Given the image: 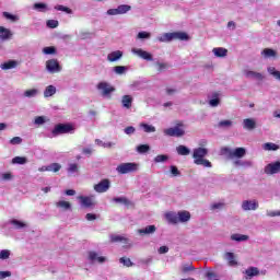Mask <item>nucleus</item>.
Listing matches in <instances>:
<instances>
[{
	"mask_svg": "<svg viewBox=\"0 0 280 280\" xmlns=\"http://www.w3.org/2000/svg\"><path fill=\"white\" fill-rule=\"evenodd\" d=\"M164 135L166 137H183L185 136V127H183V125H177L175 127L164 129Z\"/></svg>",
	"mask_w": 280,
	"mask_h": 280,
	"instance_id": "0eeeda50",
	"label": "nucleus"
},
{
	"mask_svg": "<svg viewBox=\"0 0 280 280\" xmlns=\"http://www.w3.org/2000/svg\"><path fill=\"white\" fill-rule=\"evenodd\" d=\"M231 240L233 242H246L248 241V235H244V234H232L231 235Z\"/></svg>",
	"mask_w": 280,
	"mask_h": 280,
	"instance_id": "7c9ffc66",
	"label": "nucleus"
},
{
	"mask_svg": "<svg viewBox=\"0 0 280 280\" xmlns=\"http://www.w3.org/2000/svg\"><path fill=\"white\" fill-rule=\"evenodd\" d=\"M55 10H58L59 12H66V14H73V11L69 9L68 7H65L62 4H57L55 7Z\"/></svg>",
	"mask_w": 280,
	"mask_h": 280,
	"instance_id": "a19ab883",
	"label": "nucleus"
},
{
	"mask_svg": "<svg viewBox=\"0 0 280 280\" xmlns=\"http://www.w3.org/2000/svg\"><path fill=\"white\" fill-rule=\"evenodd\" d=\"M280 173V162H272L265 166V174H279Z\"/></svg>",
	"mask_w": 280,
	"mask_h": 280,
	"instance_id": "4468645a",
	"label": "nucleus"
},
{
	"mask_svg": "<svg viewBox=\"0 0 280 280\" xmlns=\"http://www.w3.org/2000/svg\"><path fill=\"white\" fill-rule=\"evenodd\" d=\"M212 54H214L217 58H224L226 57V54H229V50L223 47H218L212 49Z\"/></svg>",
	"mask_w": 280,
	"mask_h": 280,
	"instance_id": "4be33fe9",
	"label": "nucleus"
},
{
	"mask_svg": "<svg viewBox=\"0 0 280 280\" xmlns=\"http://www.w3.org/2000/svg\"><path fill=\"white\" fill-rule=\"evenodd\" d=\"M114 71H115V73H117V75H124V73H126L128 71V67L116 66V67H114Z\"/></svg>",
	"mask_w": 280,
	"mask_h": 280,
	"instance_id": "58836bf2",
	"label": "nucleus"
},
{
	"mask_svg": "<svg viewBox=\"0 0 280 280\" xmlns=\"http://www.w3.org/2000/svg\"><path fill=\"white\" fill-rule=\"evenodd\" d=\"M46 8H47V4H45V3H35L34 4V9L39 10V12H43V10H45Z\"/></svg>",
	"mask_w": 280,
	"mask_h": 280,
	"instance_id": "680f3d73",
	"label": "nucleus"
},
{
	"mask_svg": "<svg viewBox=\"0 0 280 280\" xmlns=\"http://www.w3.org/2000/svg\"><path fill=\"white\" fill-rule=\"evenodd\" d=\"M267 71H268L269 75H272V78H275V80H278L280 82V71L277 70V68L268 67Z\"/></svg>",
	"mask_w": 280,
	"mask_h": 280,
	"instance_id": "c85d7f7f",
	"label": "nucleus"
},
{
	"mask_svg": "<svg viewBox=\"0 0 280 280\" xmlns=\"http://www.w3.org/2000/svg\"><path fill=\"white\" fill-rule=\"evenodd\" d=\"M13 165H25L27 163V158L15 156L12 159Z\"/></svg>",
	"mask_w": 280,
	"mask_h": 280,
	"instance_id": "c9c22d12",
	"label": "nucleus"
},
{
	"mask_svg": "<svg viewBox=\"0 0 280 280\" xmlns=\"http://www.w3.org/2000/svg\"><path fill=\"white\" fill-rule=\"evenodd\" d=\"M243 275L245 280H252L254 277H259V268L248 267L247 269H245V271H243Z\"/></svg>",
	"mask_w": 280,
	"mask_h": 280,
	"instance_id": "ddd939ff",
	"label": "nucleus"
},
{
	"mask_svg": "<svg viewBox=\"0 0 280 280\" xmlns=\"http://www.w3.org/2000/svg\"><path fill=\"white\" fill-rule=\"evenodd\" d=\"M131 51L136 56H139V58H142V60H148L149 62H152V60H154V58L152 57V54H150L141 48H132Z\"/></svg>",
	"mask_w": 280,
	"mask_h": 280,
	"instance_id": "9b49d317",
	"label": "nucleus"
},
{
	"mask_svg": "<svg viewBox=\"0 0 280 280\" xmlns=\"http://www.w3.org/2000/svg\"><path fill=\"white\" fill-rule=\"evenodd\" d=\"M10 38H12V31H10V28L0 26V39L10 40Z\"/></svg>",
	"mask_w": 280,
	"mask_h": 280,
	"instance_id": "6ab92c4d",
	"label": "nucleus"
},
{
	"mask_svg": "<svg viewBox=\"0 0 280 280\" xmlns=\"http://www.w3.org/2000/svg\"><path fill=\"white\" fill-rule=\"evenodd\" d=\"M211 209H213V210H215V209H224V203L223 202L213 203L211 206Z\"/></svg>",
	"mask_w": 280,
	"mask_h": 280,
	"instance_id": "774afa93",
	"label": "nucleus"
},
{
	"mask_svg": "<svg viewBox=\"0 0 280 280\" xmlns=\"http://www.w3.org/2000/svg\"><path fill=\"white\" fill-rule=\"evenodd\" d=\"M36 95H38V90L36 89L26 90L24 92V97H36Z\"/></svg>",
	"mask_w": 280,
	"mask_h": 280,
	"instance_id": "c03bdc74",
	"label": "nucleus"
},
{
	"mask_svg": "<svg viewBox=\"0 0 280 280\" xmlns=\"http://www.w3.org/2000/svg\"><path fill=\"white\" fill-rule=\"evenodd\" d=\"M152 34H150L149 32H145V31H142V32H139L138 35H137V38L139 39H143V38H151Z\"/></svg>",
	"mask_w": 280,
	"mask_h": 280,
	"instance_id": "3c124183",
	"label": "nucleus"
},
{
	"mask_svg": "<svg viewBox=\"0 0 280 280\" xmlns=\"http://www.w3.org/2000/svg\"><path fill=\"white\" fill-rule=\"evenodd\" d=\"M156 67L159 71H163L167 68V63H163V62H156Z\"/></svg>",
	"mask_w": 280,
	"mask_h": 280,
	"instance_id": "338daca9",
	"label": "nucleus"
},
{
	"mask_svg": "<svg viewBox=\"0 0 280 280\" xmlns=\"http://www.w3.org/2000/svg\"><path fill=\"white\" fill-rule=\"evenodd\" d=\"M56 86L54 85L46 86L44 90V97H54V95H56Z\"/></svg>",
	"mask_w": 280,
	"mask_h": 280,
	"instance_id": "a878e982",
	"label": "nucleus"
},
{
	"mask_svg": "<svg viewBox=\"0 0 280 280\" xmlns=\"http://www.w3.org/2000/svg\"><path fill=\"white\" fill-rule=\"evenodd\" d=\"M160 43H172V40H189V35L185 32H173L164 33L162 36L158 37Z\"/></svg>",
	"mask_w": 280,
	"mask_h": 280,
	"instance_id": "f03ea898",
	"label": "nucleus"
},
{
	"mask_svg": "<svg viewBox=\"0 0 280 280\" xmlns=\"http://www.w3.org/2000/svg\"><path fill=\"white\" fill-rule=\"evenodd\" d=\"M56 207H58V209L69 211V209H71V203L69 201L60 200L56 203Z\"/></svg>",
	"mask_w": 280,
	"mask_h": 280,
	"instance_id": "2f4dec72",
	"label": "nucleus"
},
{
	"mask_svg": "<svg viewBox=\"0 0 280 280\" xmlns=\"http://www.w3.org/2000/svg\"><path fill=\"white\" fill-rule=\"evenodd\" d=\"M176 152L177 154H179V156H189V154H191V150H189V148L180 144L176 148Z\"/></svg>",
	"mask_w": 280,
	"mask_h": 280,
	"instance_id": "b1692460",
	"label": "nucleus"
},
{
	"mask_svg": "<svg viewBox=\"0 0 280 280\" xmlns=\"http://www.w3.org/2000/svg\"><path fill=\"white\" fill-rule=\"evenodd\" d=\"M223 259L228 261V266L231 268H237V266H240V262H237V258L234 253L226 252L223 256Z\"/></svg>",
	"mask_w": 280,
	"mask_h": 280,
	"instance_id": "f8f14e48",
	"label": "nucleus"
},
{
	"mask_svg": "<svg viewBox=\"0 0 280 280\" xmlns=\"http://www.w3.org/2000/svg\"><path fill=\"white\" fill-rule=\"evenodd\" d=\"M46 69L49 73H60L62 71V67L56 59L46 61Z\"/></svg>",
	"mask_w": 280,
	"mask_h": 280,
	"instance_id": "1a4fd4ad",
	"label": "nucleus"
},
{
	"mask_svg": "<svg viewBox=\"0 0 280 280\" xmlns=\"http://www.w3.org/2000/svg\"><path fill=\"white\" fill-rule=\"evenodd\" d=\"M119 264H122V266H125L126 268H131V266H135V264H132V260L127 257L119 258Z\"/></svg>",
	"mask_w": 280,
	"mask_h": 280,
	"instance_id": "4c0bfd02",
	"label": "nucleus"
},
{
	"mask_svg": "<svg viewBox=\"0 0 280 280\" xmlns=\"http://www.w3.org/2000/svg\"><path fill=\"white\" fill-rule=\"evenodd\" d=\"M61 168H62V165L58 163H52L48 165V172H60Z\"/></svg>",
	"mask_w": 280,
	"mask_h": 280,
	"instance_id": "a18cd8bd",
	"label": "nucleus"
},
{
	"mask_svg": "<svg viewBox=\"0 0 280 280\" xmlns=\"http://www.w3.org/2000/svg\"><path fill=\"white\" fill-rule=\"evenodd\" d=\"M110 189V180L108 179H103L98 184L94 185V190L97 194H106Z\"/></svg>",
	"mask_w": 280,
	"mask_h": 280,
	"instance_id": "9d476101",
	"label": "nucleus"
},
{
	"mask_svg": "<svg viewBox=\"0 0 280 280\" xmlns=\"http://www.w3.org/2000/svg\"><path fill=\"white\" fill-rule=\"evenodd\" d=\"M209 154V150L205 148H197L192 151V159L195 165H202L203 167H212L211 162L205 156Z\"/></svg>",
	"mask_w": 280,
	"mask_h": 280,
	"instance_id": "f257e3e1",
	"label": "nucleus"
},
{
	"mask_svg": "<svg viewBox=\"0 0 280 280\" xmlns=\"http://www.w3.org/2000/svg\"><path fill=\"white\" fill-rule=\"evenodd\" d=\"M1 177H2V180H12V174L11 173H2Z\"/></svg>",
	"mask_w": 280,
	"mask_h": 280,
	"instance_id": "69168bd1",
	"label": "nucleus"
},
{
	"mask_svg": "<svg viewBox=\"0 0 280 280\" xmlns=\"http://www.w3.org/2000/svg\"><path fill=\"white\" fill-rule=\"evenodd\" d=\"M68 172H69V174H77V172H78V164L77 163L69 164Z\"/></svg>",
	"mask_w": 280,
	"mask_h": 280,
	"instance_id": "864d4df0",
	"label": "nucleus"
},
{
	"mask_svg": "<svg viewBox=\"0 0 280 280\" xmlns=\"http://www.w3.org/2000/svg\"><path fill=\"white\" fill-rule=\"evenodd\" d=\"M214 98H211L209 101V104L210 106H212L213 108H215V106H219L220 105V97H219V94L218 93H214L213 96Z\"/></svg>",
	"mask_w": 280,
	"mask_h": 280,
	"instance_id": "ea45409f",
	"label": "nucleus"
},
{
	"mask_svg": "<svg viewBox=\"0 0 280 280\" xmlns=\"http://www.w3.org/2000/svg\"><path fill=\"white\" fill-rule=\"evenodd\" d=\"M43 54H45L46 56H51V55L56 54V47H54V46L45 47V48H43Z\"/></svg>",
	"mask_w": 280,
	"mask_h": 280,
	"instance_id": "de8ad7c7",
	"label": "nucleus"
},
{
	"mask_svg": "<svg viewBox=\"0 0 280 280\" xmlns=\"http://www.w3.org/2000/svg\"><path fill=\"white\" fill-rule=\"evenodd\" d=\"M0 67L4 71L8 70V69H14V67H16V61L10 60L8 62L2 63Z\"/></svg>",
	"mask_w": 280,
	"mask_h": 280,
	"instance_id": "e433bc0d",
	"label": "nucleus"
},
{
	"mask_svg": "<svg viewBox=\"0 0 280 280\" xmlns=\"http://www.w3.org/2000/svg\"><path fill=\"white\" fill-rule=\"evenodd\" d=\"M231 126H233L231 120H221L218 124V128H231Z\"/></svg>",
	"mask_w": 280,
	"mask_h": 280,
	"instance_id": "49530a36",
	"label": "nucleus"
},
{
	"mask_svg": "<svg viewBox=\"0 0 280 280\" xmlns=\"http://www.w3.org/2000/svg\"><path fill=\"white\" fill-rule=\"evenodd\" d=\"M0 259H10V249L0 250Z\"/></svg>",
	"mask_w": 280,
	"mask_h": 280,
	"instance_id": "5fc2aeb1",
	"label": "nucleus"
},
{
	"mask_svg": "<svg viewBox=\"0 0 280 280\" xmlns=\"http://www.w3.org/2000/svg\"><path fill=\"white\" fill-rule=\"evenodd\" d=\"M137 152L139 154H145V152H150V147L148 144H140L137 147Z\"/></svg>",
	"mask_w": 280,
	"mask_h": 280,
	"instance_id": "79ce46f5",
	"label": "nucleus"
},
{
	"mask_svg": "<svg viewBox=\"0 0 280 280\" xmlns=\"http://www.w3.org/2000/svg\"><path fill=\"white\" fill-rule=\"evenodd\" d=\"M221 155L231 160L244 159V156H246V149L244 148L231 149L229 147H224L221 149Z\"/></svg>",
	"mask_w": 280,
	"mask_h": 280,
	"instance_id": "7ed1b4c3",
	"label": "nucleus"
},
{
	"mask_svg": "<svg viewBox=\"0 0 280 280\" xmlns=\"http://www.w3.org/2000/svg\"><path fill=\"white\" fill-rule=\"evenodd\" d=\"M168 160H170L168 155L160 154V155L154 158V163H165Z\"/></svg>",
	"mask_w": 280,
	"mask_h": 280,
	"instance_id": "37998d69",
	"label": "nucleus"
},
{
	"mask_svg": "<svg viewBox=\"0 0 280 280\" xmlns=\"http://www.w3.org/2000/svg\"><path fill=\"white\" fill-rule=\"evenodd\" d=\"M121 104L124 108H132V96L130 95L122 96Z\"/></svg>",
	"mask_w": 280,
	"mask_h": 280,
	"instance_id": "bb28decb",
	"label": "nucleus"
},
{
	"mask_svg": "<svg viewBox=\"0 0 280 280\" xmlns=\"http://www.w3.org/2000/svg\"><path fill=\"white\" fill-rule=\"evenodd\" d=\"M234 165H235V167H253V162H250L248 160H246V161L235 160Z\"/></svg>",
	"mask_w": 280,
	"mask_h": 280,
	"instance_id": "cd10ccee",
	"label": "nucleus"
},
{
	"mask_svg": "<svg viewBox=\"0 0 280 280\" xmlns=\"http://www.w3.org/2000/svg\"><path fill=\"white\" fill-rule=\"evenodd\" d=\"M177 218H178V222H182V223L189 222V220H191V213H189V211L187 210H182L177 212Z\"/></svg>",
	"mask_w": 280,
	"mask_h": 280,
	"instance_id": "a211bd4d",
	"label": "nucleus"
},
{
	"mask_svg": "<svg viewBox=\"0 0 280 280\" xmlns=\"http://www.w3.org/2000/svg\"><path fill=\"white\" fill-rule=\"evenodd\" d=\"M71 130H73V127L71 125L59 124V125L55 126L50 136H48V137L51 139L54 137H58V135H67V132H71Z\"/></svg>",
	"mask_w": 280,
	"mask_h": 280,
	"instance_id": "423d86ee",
	"label": "nucleus"
},
{
	"mask_svg": "<svg viewBox=\"0 0 280 280\" xmlns=\"http://www.w3.org/2000/svg\"><path fill=\"white\" fill-rule=\"evenodd\" d=\"M89 258L91 261H98V264H104V261H106V257L97 256V253H95V252H90Z\"/></svg>",
	"mask_w": 280,
	"mask_h": 280,
	"instance_id": "5701e85b",
	"label": "nucleus"
},
{
	"mask_svg": "<svg viewBox=\"0 0 280 280\" xmlns=\"http://www.w3.org/2000/svg\"><path fill=\"white\" fill-rule=\"evenodd\" d=\"M118 14H127V12H130L132 10V7L128 4H120L118 8H116Z\"/></svg>",
	"mask_w": 280,
	"mask_h": 280,
	"instance_id": "c756f323",
	"label": "nucleus"
},
{
	"mask_svg": "<svg viewBox=\"0 0 280 280\" xmlns=\"http://www.w3.org/2000/svg\"><path fill=\"white\" fill-rule=\"evenodd\" d=\"M3 16L5 18V19H9L10 21H19V18L16 16V15H13V14H10V13H8V12H4L3 13Z\"/></svg>",
	"mask_w": 280,
	"mask_h": 280,
	"instance_id": "bf43d9fd",
	"label": "nucleus"
},
{
	"mask_svg": "<svg viewBox=\"0 0 280 280\" xmlns=\"http://www.w3.org/2000/svg\"><path fill=\"white\" fill-rule=\"evenodd\" d=\"M243 128L245 130H255L257 128V120L255 118L243 119Z\"/></svg>",
	"mask_w": 280,
	"mask_h": 280,
	"instance_id": "f3484780",
	"label": "nucleus"
},
{
	"mask_svg": "<svg viewBox=\"0 0 280 280\" xmlns=\"http://www.w3.org/2000/svg\"><path fill=\"white\" fill-rule=\"evenodd\" d=\"M137 170H139V164L135 162L121 163L116 167L118 174H131L132 172H137Z\"/></svg>",
	"mask_w": 280,
	"mask_h": 280,
	"instance_id": "39448f33",
	"label": "nucleus"
},
{
	"mask_svg": "<svg viewBox=\"0 0 280 280\" xmlns=\"http://www.w3.org/2000/svg\"><path fill=\"white\" fill-rule=\"evenodd\" d=\"M97 91H100L102 97H106L110 100L113 93H115V86L110 85V83L103 81L96 85Z\"/></svg>",
	"mask_w": 280,
	"mask_h": 280,
	"instance_id": "20e7f679",
	"label": "nucleus"
},
{
	"mask_svg": "<svg viewBox=\"0 0 280 280\" xmlns=\"http://www.w3.org/2000/svg\"><path fill=\"white\" fill-rule=\"evenodd\" d=\"M267 215H268L269 218H277V217H280V210L267 211Z\"/></svg>",
	"mask_w": 280,
	"mask_h": 280,
	"instance_id": "0e129e2a",
	"label": "nucleus"
},
{
	"mask_svg": "<svg viewBox=\"0 0 280 280\" xmlns=\"http://www.w3.org/2000/svg\"><path fill=\"white\" fill-rule=\"evenodd\" d=\"M78 198L81 202V206L84 207L85 209H89L95 206V202L93 201V197L79 196Z\"/></svg>",
	"mask_w": 280,
	"mask_h": 280,
	"instance_id": "2eb2a0df",
	"label": "nucleus"
},
{
	"mask_svg": "<svg viewBox=\"0 0 280 280\" xmlns=\"http://www.w3.org/2000/svg\"><path fill=\"white\" fill-rule=\"evenodd\" d=\"M171 174H172L173 176H180V171H178V167L172 165V166H171Z\"/></svg>",
	"mask_w": 280,
	"mask_h": 280,
	"instance_id": "e2e57ef3",
	"label": "nucleus"
},
{
	"mask_svg": "<svg viewBox=\"0 0 280 280\" xmlns=\"http://www.w3.org/2000/svg\"><path fill=\"white\" fill-rule=\"evenodd\" d=\"M114 202H119L121 205H128V199L126 197H115L113 199Z\"/></svg>",
	"mask_w": 280,
	"mask_h": 280,
	"instance_id": "4d7b16f0",
	"label": "nucleus"
},
{
	"mask_svg": "<svg viewBox=\"0 0 280 280\" xmlns=\"http://www.w3.org/2000/svg\"><path fill=\"white\" fill-rule=\"evenodd\" d=\"M110 242H126V237L117 234H112Z\"/></svg>",
	"mask_w": 280,
	"mask_h": 280,
	"instance_id": "8fccbe9b",
	"label": "nucleus"
},
{
	"mask_svg": "<svg viewBox=\"0 0 280 280\" xmlns=\"http://www.w3.org/2000/svg\"><path fill=\"white\" fill-rule=\"evenodd\" d=\"M245 78H254L255 80H264V74L253 71V70H244Z\"/></svg>",
	"mask_w": 280,
	"mask_h": 280,
	"instance_id": "aec40b11",
	"label": "nucleus"
},
{
	"mask_svg": "<svg viewBox=\"0 0 280 280\" xmlns=\"http://www.w3.org/2000/svg\"><path fill=\"white\" fill-rule=\"evenodd\" d=\"M241 209L243 211H257L259 209V201L257 199L243 200Z\"/></svg>",
	"mask_w": 280,
	"mask_h": 280,
	"instance_id": "6e6552de",
	"label": "nucleus"
},
{
	"mask_svg": "<svg viewBox=\"0 0 280 280\" xmlns=\"http://www.w3.org/2000/svg\"><path fill=\"white\" fill-rule=\"evenodd\" d=\"M140 128H142L144 132H156V127L145 122L140 124Z\"/></svg>",
	"mask_w": 280,
	"mask_h": 280,
	"instance_id": "72a5a7b5",
	"label": "nucleus"
},
{
	"mask_svg": "<svg viewBox=\"0 0 280 280\" xmlns=\"http://www.w3.org/2000/svg\"><path fill=\"white\" fill-rule=\"evenodd\" d=\"M124 58V51L121 50H115L107 55V60L109 62H117V60H121Z\"/></svg>",
	"mask_w": 280,
	"mask_h": 280,
	"instance_id": "dca6fc26",
	"label": "nucleus"
},
{
	"mask_svg": "<svg viewBox=\"0 0 280 280\" xmlns=\"http://www.w3.org/2000/svg\"><path fill=\"white\" fill-rule=\"evenodd\" d=\"M182 272H190V270H194V266L191 265H183L180 268Z\"/></svg>",
	"mask_w": 280,
	"mask_h": 280,
	"instance_id": "052dcab7",
	"label": "nucleus"
},
{
	"mask_svg": "<svg viewBox=\"0 0 280 280\" xmlns=\"http://www.w3.org/2000/svg\"><path fill=\"white\" fill-rule=\"evenodd\" d=\"M262 149L266 151H277L279 150V144L267 142L262 145Z\"/></svg>",
	"mask_w": 280,
	"mask_h": 280,
	"instance_id": "f704fd0d",
	"label": "nucleus"
},
{
	"mask_svg": "<svg viewBox=\"0 0 280 280\" xmlns=\"http://www.w3.org/2000/svg\"><path fill=\"white\" fill-rule=\"evenodd\" d=\"M166 220L171 223V224H178V212H168L166 213Z\"/></svg>",
	"mask_w": 280,
	"mask_h": 280,
	"instance_id": "393cba45",
	"label": "nucleus"
},
{
	"mask_svg": "<svg viewBox=\"0 0 280 280\" xmlns=\"http://www.w3.org/2000/svg\"><path fill=\"white\" fill-rule=\"evenodd\" d=\"M11 145H20L23 143V139L21 137H14L10 140Z\"/></svg>",
	"mask_w": 280,
	"mask_h": 280,
	"instance_id": "6e6d98bb",
	"label": "nucleus"
},
{
	"mask_svg": "<svg viewBox=\"0 0 280 280\" xmlns=\"http://www.w3.org/2000/svg\"><path fill=\"white\" fill-rule=\"evenodd\" d=\"M11 224H13V226H15V229H25V223L16 220V219L11 220Z\"/></svg>",
	"mask_w": 280,
	"mask_h": 280,
	"instance_id": "09e8293b",
	"label": "nucleus"
},
{
	"mask_svg": "<svg viewBox=\"0 0 280 280\" xmlns=\"http://www.w3.org/2000/svg\"><path fill=\"white\" fill-rule=\"evenodd\" d=\"M46 25L50 30H56V27H58V21L57 20H48Z\"/></svg>",
	"mask_w": 280,
	"mask_h": 280,
	"instance_id": "603ef678",
	"label": "nucleus"
},
{
	"mask_svg": "<svg viewBox=\"0 0 280 280\" xmlns=\"http://www.w3.org/2000/svg\"><path fill=\"white\" fill-rule=\"evenodd\" d=\"M261 55L265 56V58H275V56H277V51L271 48H265L261 51Z\"/></svg>",
	"mask_w": 280,
	"mask_h": 280,
	"instance_id": "473e14b6",
	"label": "nucleus"
},
{
	"mask_svg": "<svg viewBox=\"0 0 280 280\" xmlns=\"http://www.w3.org/2000/svg\"><path fill=\"white\" fill-rule=\"evenodd\" d=\"M156 232V226L148 225L144 229L138 230L139 235H152V233Z\"/></svg>",
	"mask_w": 280,
	"mask_h": 280,
	"instance_id": "412c9836",
	"label": "nucleus"
},
{
	"mask_svg": "<svg viewBox=\"0 0 280 280\" xmlns=\"http://www.w3.org/2000/svg\"><path fill=\"white\" fill-rule=\"evenodd\" d=\"M47 120L45 119L44 116H38L35 118V124L36 126H43V124H45Z\"/></svg>",
	"mask_w": 280,
	"mask_h": 280,
	"instance_id": "13d9d810",
	"label": "nucleus"
}]
</instances>
